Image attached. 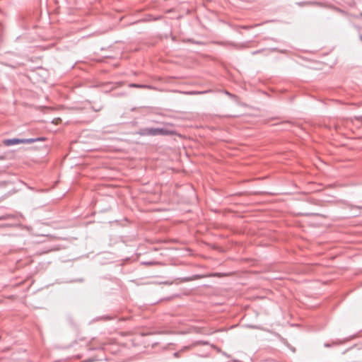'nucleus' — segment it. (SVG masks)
<instances>
[{"label": "nucleus", "mask_w": 362, "mask_h": 362, "mask_svg": "<svg viewBox=\"0 0 362 362\" xmlns=\"http://www.w3.org/2000/svg\"><path fill=\"white\" fill-rule=\"evenodd\" d=\"M138 134L143 136H157L156 127H144L139 130Z\"/></svg>", "instance_id": "obj_1"}, {"label": "nucleus", "mask_w": 362, "mask_h": 362, "mask_svg": "<svg viewBox=\"0 0 362 362\" xmlns=\"http://www.w3.org/2000/svg\"><path fill=\"white\" fill-rule=\"evenodd\" d=\"M156 132L158 135L163 136H173L176 134V131L173 129H169L167 127H156Z\"/></svg>", "instance_id": "obj_2"}, {"label": "nucleus", "mask_w": 362, "mask_h": 362, "mask_svg": "<svg viewBox=\"0 0 362 362\" xmlns=\"http://www.w3.org/2000/svg\"><path fill=\"white\" fill-rule=\"evenodd\" d=\"M2 143L4 144V145H5L6 146H10L23 144V140H22V139L12 138V139H4L2 141Z\"/></svg>", "instance_id": "obj_3"}, {"label": "nucleus", "mask_w": 362, "mask_h": 362, "mask_svg": "<svg viewBox=\"0 0 362 362\" xmlns=\"http://www.w3.org/2000/svg\"><path fill=\"white\" fill-rule=\"evenodd\" d=\"M296 4L299 6H308V5H313V6H322L323 4L319 1H300L297 2Z\"/></svg>", "instance_id": "obj_4"}, {"label": "nucleus", "mask_w": 362, "mask_h": 362, "mask_svg": "<svg viewBox=\"0 0 362 362\" xmlns=\"http://www.w3.org/2000/svg\"><path fill=\"white\" fill-rule=\"evenodd\" d=\"M46 138L44 136L36 137V138H30V139H22L23 144H32L36 141H44Z\"/></svg>", "instance_id": "obj_5"}, {"label": "nucleus", "mask_w": 362, "mask_h": 362, "mask_svg": "<svg viewBox=\"0 0 362 362\" xmlns=\"http://www.w3.org/2000/svg\"><path fill=\"white\" fill-rule=\"evenodd\" d=\"M129 86L132 87V88H148V89L152 88V86L150 85L139 84V83H130L129 85Z\"/></svg>", "instance_id": "obj_6"}, {"label": "nucleus", "mask_w": 362, "mask_h": 362, "mask_svg": "<svg viewBox=\"0 0 362 362\" xmlns=\"http://www.w3.org/2000/svg\"><path fill=\"white\" fill-rule=\"evenodd\" d=\"M17 217L15 214H6L0 216V221L1 220H8V219H15Z\"/></svg>", "instance_id": "obj_7"}, {"label": "nucleus", "mask_w": 362, "mask_h": 362, "mask_svg": "<svg viewBox=\"0 0 362 362\" xmlns=\"http://www.w3.org/2000/svg\"><path fill=\"white\" fill-rule=\"evenodd\" d=\"M211 91L212 90L211 89H209V90H203V91H190V92H188V94H190V95H201V94H205V93H210Z\"/></svg>", "instance_id": "obj_8"}, {"label": "nucleus", "mask_w": 362, "mask_h": 362, "mask_svg": "<svg viewBox=\"0 0 362 362\" xmlns=\"http://www.w3.org/2000/svg\"><path fill=\"white\" fill-rule=\"evenodd\" d=\"M188 349H189V346H185L180 351L175 352L174 354H173L174 357L179 358L180 356L181 352L183 351H185V350H187Z\"/></svg>", "instance_id": "obj_9"}, {"label": "nucleus", "mask_w": 362, "mask_h": 362, "mask_svg": "<svg viewBox=\"0 0 362 362\" xmlns=\"http://www.w3.org/2000/svg\"><path fill=\"white\" fill-rule=\"evenodd\" d=\"M194 345H207L209 344V342L206 341H197L194 344Z\"/></svg>", "instance_id": "obj_10"}, {"label": "nucleus", "mask_w": 362, "mask_h": 362, "mask_svg": "<svg viewBox=\"0 0 362 362\" xmlns=\"http://www.w3.org/2000/svg\"><path fill=\"white\" fill-rule=\"evenodd\" d=\"M224 93L232 99L236 100L238 98V97L235 95L229 93L228 90H225Z\"/></svg>", "instance_id": "obj_11"}, {"label": "nucleus", "mask_w": 362, "mask_h": 362, "mask_svg": "<svg viewBox=\"0 0 362 362\" xmlns=\"http://www.w3.org/2000/svg\"><path fill=\"white\" fill-rule=\"evenodd\" d=\"M305 216H318V214H314V213H305L303 214Z\"/></svg>", "instance_id": "obj_12"}, {"label": "nucleus", "mask_w": 362, "mask_h": 362, "mask_svg": "<svg viewBox=\"0 0 362 362\" xmlns=\"http://www.w3.org/2000/svg\"><path fill=\"white\" fill-rule=\"evenodd\" d=\"M233 45L235 48H237V49H240V47H244V45H240L233 44Z\"/></svg>", "instance_id": "obj_13"}, {"label": "nucleus", "mask_w": 362, "mask_h": 362, "mask_svg": "<svg viewBox=\"0 0 362 362\" xmlns=\"http://www.w3.org/2000/svg\"><path fill=\"white\" fill-rule=\"evenodd\" d=\"M144 264H146V265H153L155 264V262H144Z\"/></svg>", "instance_id": "obj_14"}, {"label": "nucleus", "mask_w": 362, "mask_h": 362, "mask_svg": "<svg viewBox=\"0 0 362 362\" xmlns=\"http://www.w3.org/2000/svg\"><path fill=\"white\" fill-rule=\"evenodd\" d=\"M351 209H361L362 206H351Z\"/></svg>", "instance_id": "obj_15"}, {"label": "nucleus", "mask_w": 362, "mask_h": 362, "mask_svg": "<svg viewBox=\"0 0 362 362\" xmlns=\"http://www.w3.org/2000/svg\"><path fill=\"white\" fill-rule=\"evenodd\" d=\"M188 41L191 42L192 43H194V44H200L201 43L199 42L194 41V40H189Z\"/></svg>", "instance_id": "obj_16"}, {"label": "nucleus", "mask_w": 362, "mask_h": 362, "mask_svg": "<svg viewBox=\"0 0 362 362\" xmlns=\"http://www.w3.org/2000/svg\"><path fill=\"white\" fill-rule=\"evenodd\" d=\"M260 52H261V50H256V51L253 52L252 54H259Z\"/></svg>", "instance_id": "obj_17"}, {"label": "nucleus", "mask_w": 362, "mask_h": 362, "mask_svg": "<svg viewBox=\"0 0 362 362\" xmlns=\"http://www.w3.org/2000/svg\"><path fill=\"white\" fill-rule=\"evenodd\" d=\"M222 354L226 356L227 358H230V355L227 354L226 352H222Z\"/></svg>", "instance_id": "obj_18"}, {"label": "nucleus", "mask_w": 362, "mask_h": 362, "mask_svg": "<svg viewBox=\"0 0 362 362\" xmlns=\"http://www.w3.org/2000/svg\"><path fill=\"white\" fill-rule=\"evenodd\" d=\"M242 28H243V29H249L250 27L247 26V25H244V26H242Z\"/></svg>", "instance_id": "obj_19"}, {"label": "nucleus", "mask_w": 362, "mask_h": 362, "mask_svg": "<svg viewBox=\"0 0 362 362\" xmlns=\"http://www.w3.org/2000/svg\"><path fill=\"white\" fill-rule=\"evenodd\" d=\"M358 215H359V214H358V213H356V212L353 213V216H358Z\"/></svg>", "instance_id": "obj_20"}, {"label": "nucleus", "mask_w": 362, "mask_h": 362, "mask_svg": "<svg viewBox=\"0 0 362 362\" xmlns=\"http://www.w3.org/2000/svg\"><path fill=\"white\" fill-rule=\"evenodd\" d=\"M325 346H327V347H329L330 346V345L329 344H325Z\"/></svg>", "instance_id": "obj_21"}, {"label": "nucleus", "mask_w": 362, "mask_h": 362, "mask_svg": "<svg viewBox=\"0 0 362 362\" xmlns=\"http://www.w3.org/2000/svg\"><path fill=\"white\" fill-rule=\"evenodd\" d=\"M360 40L362 41V35H360Z\"/></svg>", "instance_id": "obj_22"}, {"label": "nucleus", "mask_w": 362, "mask_h": 362, "mask_svg": "<svg viewBox=\"0 0 362 362\" xmlns=\"http://www.w3.org/2000/svg\"><path fill=\"white\" fill-rule=\"evenodd\" d=\"M1 159H3V157H2V156H0V160H1Z\"/></svg>", "instance_id": "obj_23"}, {"label": "nucleus", "mask_w": 362, "mask_h": 362, "mask_svg": "<svg viewBox=\"0 0 362 362\" xmlns=\"http://www.w3.org/2000/svg\"><path fill=\"white\" fill-rule=\"evenodd\" d=\"M360 16L362 17V13H360Z\"/></svg>", "instance_id": "obj_24"}]
</instances>
